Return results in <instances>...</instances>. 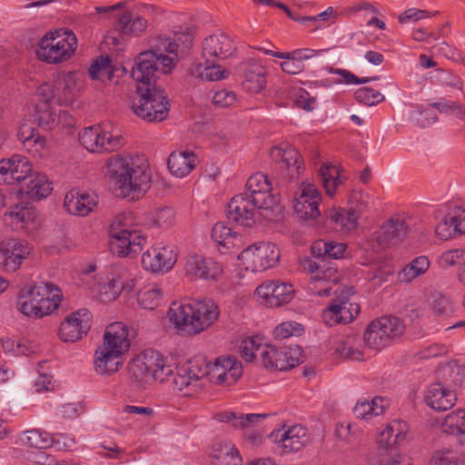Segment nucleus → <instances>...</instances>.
<instances>
[{"mask_svg":"<svg viewBox=\"0 0 465 465\" xmlns=\"http://www.w3.org/2000/svg\"><path fill=\"white\" fill-rule=\"evenodd\" d=\"M176 38L166 35H159L154 38L148 50L138 54L132 67L131 76L134 80L149 79L158 77L157 74H170L175 66L177 59V40L181 35H175Z\"/></svg>","mask_w":465,"mask_h":465,"instance_id":"nucleus-1","label":"nucleus"},{"mask_svg":"<svg viewBox=\"0 0 465 465\" xmlns=\"http://www.w3.org/2000/svg\"><path fill=\"white\" fill-rule=\"evenodd\" d=\"M220 314L218 304L210 299L183 304L173 302L167 312L170 322L190 335L199 334L213 327Z\"/></svg>","mask_w":465,"mask_h":465,"instance_id":"nucleus-2","label":"nucleus"},{"mask_svg":"<svg viewBox=\"0 0 465 465\" xmlns=\"http://www.w3.org/2000/svg\"><path fill=\"white\" fill-rule=\"evenodd\" d=\"M107 168L117 196L139 198L150 187L151 175L143 164H136L133 158L113 156Z\"/></svg>","mask_w":465,"mask_h":465,"instance_id":"nucleus-3","label":"nucleus"},{"mask_svg":"<svg viewBox=\"0 0 465 465\" xmlns=\"http://www.w3.org/2000/svg\"><path fill=\"white\" fill-rule=\"evenodd\" d=\"M127 336L128 331L122 322H114L106 328L104 342L94 356V367L98 373L110 375L123 365L121 356L130 347Z\"/></svg>","mask_w":465,"mask_h":465,"instance_id":"nucleus-4","label":"nucleus"},{"mask_svg":"<svg viewBox=\"0 0 465 465\" xmlns=\"http://www.w3.org/2000/svg\"><path fill=\"white\" fill-rule=\"evenodd\" d=\"M346 249L347 245L343 242L319 239L311 246V252L315 260L305 257L301 261V265L311 274L312 281L334 282L337 268L333 266L331 260L342 258Z\"/></svg>","mask_w":465,"mask_h":465,"instance_id":"nucleus-5","label":"nucleus"},{"mask_svg":"<svg viewBox=\"0 0 465 465\" xmlns=\"http://www.w3.org/2000/svg\"><path fill=\"white\" fill-rule=\"evenodd\" d=\"M156 78L135 80L138 83L137 97L131 106L138 117L150 123L163 121L170 110L167 94L155 84Z\"/></svg>","mask_w":465,"mask_h":465,"instance_id":"nucleus-6","label":"nucleus"},{"mask_svg":"<svg viewBox=\"0 0 465 465\" xmlns=\"http://www.w3.org/2000/svg\"><path fill=\"white\" fill-rule=\"evenodd\" d=\"M62 292L52 282H42L21 291L18 304L20 312L35 318H42L58 308Z\"/></svg>","mask_w":465,"mask_h":465,"instance_id":"nucleus-7","label":"nucleus"},{"mask_svg":"<svg viewBox=\"0 0 465 465\" xmlns=\"http://www.w3.org/2000/svg\"><path fill=\"white\" fill-rule=\"evenodd\" d=\"M76 48L77 37L74 33L62 27L46 32L38 42L35 54L40 61L57 64L69 60Z\"/></svg>","mask_w":465,"mask_h":465,"instance_id":"nucleus-8","label":"nucleus"},{"mask_svg":"<svg viewBox=\"0 0 465 465\" xmlns=\"http://www.w3.org/2000/svg\"><path fill=\"white\" fill-rule=\"evenodd\" d=\"M409 425L401 420H393L380 432L377 438L380 465H410L409 459L397 453L407 437Z\"/></svg>","mask_w":465,"mask_h":465,"instance_id":"nucleus-9","label":"nucleus"},{"mask_svg":"<svg viewBox=\"0 0 465 465\" xmlns=\"http://www.w3.org/2000/svg\"><path fill=\"white\" fill-rule=\"evenodd\" d=\"M125 217L118 215L111 223L109 233L111 236V252L121 257L132 256L143 250L146 239L141 231H130L124 223Z\"/></svg>","mask_w":465,"mask_h":465,"instance_id":"nucleus-10","label":"nucleus"},{"mask_svg":"<svg viewBox=\"0 0 465 465\" xmlns=\"http://www.w3.org/2000/svg\"><path fill=\"white\" fill-rule=\"evenodd\" d=\"M334 294L335 297L322 311V321L328 326L352 322L361 311L358 303L351 302V297L355 294L354 287L337 289L334 291Z\"/></svg>","mask_w":465,"mask_h":465,"instance_id":"nucleus-11","label":"nucleus"},{"mask_svg":"<svg viewBox=\"0 0 465 465\" xmlns=\"http://www.w3.org/2000/svg\"><path fill=\"white\" fill-rule=\"evenodd\" d=\"M301 354V347L297 345L292 347L264 344L261 352V363L268 370L284 371L299 364Z\"/></svg>","mask_w":465,"mask_h":465,"instance_id":"nucleus-12","label":"nucleus"},{"mask_svg":"<svg viewBox=\"0 0 465 465\" xmlns=\"http://www.w3.org/2000/svg\"><path fill=\"white\" fill-rule=\"evenodd\" d=\"M80 143L89 152L109 153L120 149L124 139L120 134H114L101 126H89L79 133Z\"/></svg>","mask_w":465,"mask_h":465,"instance_id":"nucleus-13","label":"nucleus"},{"mask_svg":"<svg viewBox=\"0 0 465 465\" xmlns=\"http://www.w3.org/2000/svg\"><path fill=\"white\" fill-rule=\"evenodd\" d=\"M271 157L280 164L279 168L287 172L282 177L272 175L277 186H285L288 183L299 178L302 161L299 152L288 143L274 146L271 150Z\"/></svg>","mask_w":465,"mask_h":465,"instance_id":"nucleus-14","label":"nucleus"},{"mask_svg":"<svg viewBox=\"0 0 465 465\" xmlns=\"http://www.w3.org/2000/svg\"><path fill=\"white\" fill-rule=\"evenodd\" d=\"M239 259L252 272H262L273 267L280 259L279 248L271 242H259L244 249Z\"/></svg>","mask_w":465,"mask_h":465,"instance_id":"nucleus-15","label":"nucleus"},{"mask_svg":"<svg viewBox=\"0 0 465 465\" xmlns=\"http://www.w3.org/2000/svg\"><path fill=\"white\" fill-rule=\"evenodd\" d=\"M176 372L173 373L172 386L173 389L184 395H190L197 391L201 387V380L205 377L207 369L203 364H199L198 360L189 361L187 363L176 367Z\"/></svg>","mask_w":465,"mask_h":465,"instance_id":"nucleus-16","label":"nucleus"},{"mask_svg":"<svg viewBox=\"0 0 465 465\" xmlns=\"http://www.w3.org/2000/svg\"><path fill=\"white\" fill-rule=\"evenodd\" d=\"M92 313L87 309L69 314L59 328L58 336L64 342H75L86 335L91 328Z\"/></svg>","mask_w":465,"mask_h":465,"instance_id":"nucleus-17","label":"nucleus"},{"mask_svg":"<svg viewBox=\"0 0 465 465\" xmlns=\"http://www.w3.org/2000/svg\"><path fill=\"white\" fill-rule=\"evenodd\" d=\"M350 202H355V206H351L347 211L343 209L332 208L326 212V218L335 226L344 231H351L358 225V219L361 213L367 208L366 202L362 199V194L354 193L351 194Z\"/></svg>","mask_w":465,"mask_h":465,"instance_id":"nucleus-18","label":"nucleus"},{"mask_svg":"<svg viewBox=\"0 0 465 465\" xmlns=\"http://www.w3.org/2000/svg\"><path fill=\"white\" fill-rule=\"evenodd\" d=\"M321 201L322 196L316 186L302 183L299 191L295 193L293 209L302 219L314 220L320 216Z\"/></svg>","mask_w":465,"mask_h":465,"instance_id":"nucleus-19","label":"nucleus"},{"mask_svg":"<svg viewBox=\"0 0 465 465\" xmlns=\"http://www.w3.org/2000/svg\"><path fill=\"white\" fill-rule=\"evenodd\" d=\"M31 173L32 164L25 156L15 154L0 161V183H17L21 186L30 178Z\"/></svg>","mask_w":465,"mask_h":465,"instance_id":"nucleus-20","label":"nucleus"},{"mask_svg":"<svg viewBox=\"0 0 465 465\" xmlns=\"http://www.w3.org/2000/svg\"><path fill=\"white\" fill-rule=\"evenodd\" d=\"M269 439L277 444L282 453H290L298 451L308 442L307 429L302 425H293L285 429L272 430Z\"/></svg>","mask_w":465,"mask_h":465,"instance_id":"nucleus-21","label":"nucleus"},{"mask_svg":"<svg viewBox=\"0 0 465 465\" xmlns=\"http://www.w3.org/2000/svg\"><path fill=\"white\" fill-rule=\"evenodd\" d=\"M255 293L261 303L269 307H280L291 302L293 289L291 284L280 281H266L256 288Z\"/></svg>","mask_w":465,"mask_h":465,"instance_id":"nucleus-22","label":"nucleus"},{"mask_svg":"<svg viewBox=\"0 0 465 465\" xmlns=\"http://www.w3.org/2000/svg\"><path fill=\"white\" fill-rule=\"evenodd\" d=\"M253 200L248 193L233 196L227 206V218L245 227H252L256 223L257 211Z\"/></svg>","mask_w":465,"mask_h":465,"instance_id":"nucleus-23","label":"nucleus"},{"mask_svg":"<svg viewBox=\"0 0 465 465\" xmlns=\"http://www.w3.org/2000/svg\"><path fill=\"white\" fill-rule=\"evenodd\" d=\"M31 253L26 242L10 239L0 244V266L6 272H14Z\"/></svg>","mask_w":465,"mask_h":465,"instance_id":"nucleus-24","label":"nucleus"},{"mask_svg":"<svg viewBox=\"0 0 465 465\" xmlns=\"http://www.w3.org/2000/svg\"><path fill=\"white\" fill-rule=\"evenodd\" d=\"M177 255L170 246H156L147 250L142 256V264L146 271L159 272L169 271L176 262Z\"/></svg>","mask_w":465,"mask_h":465,"instance_id":"nucleus-25","label":"nucleus"},{"mask_svg":"<svg viewBox=\"0 0 465 465\" xmlns=\"http://www.w3.org/2000/svg\"><path fill=\"white\" fill-rule=\"evenodd\" d=\"M184 270L186 275L192 280H216L223 272L218 262L198 254L187 258Z\"/></svg>","mask_w":465,"mask_h":465,"instance_id":"nucleus-26","label":"nucleus"},{"mask_svg":"<svg viewBox=\"0 0 465 465\" xmlns=\"http://www.w3.org/2000/svg\"><path fill=\"white\" fill-rule=\"evenodd\" d=\"M236 52L233 41L225 34L213 35L203 43V56L216 61L232 57Z\"/></svg>","mask_w":465,"mask_h":465,"instance_id":"nucleus-27","label":"nucleus"},{"mask_svg":"<svg viewBox=\"0 0 465 465\" xmlns=\"http://www.w3.org/2000/svg\"><path fill=\"white\" fill-rule=\"evenodd\" d=\"M238 70L242 77V88L248 92L259 93L266 85L265 68L258 62L249 59L239 64Z\"/></svg>","mask_w":465,"mask_h":465,"instance_id":"nucleus-28","label":"nucleus"},{"mask_svg":"<svg viewBox=\"0 0 465 465\" xmlns=\"http://www.w3.org/2000/svg\"><path fill=\"white\" fill-rule=\"evenodd\" d=\"M153 355L150 351L134 357L128 363V380L137 387H143L153 381L152 365H153Z\"/></svg>","mask_w":465,"mask_h":465,"instance_id":"nucleus-29","label":"nucleus"},{"mask_svg":"<svg viewBox=\"0 0 465 465\" xmlns=\"http://www.w3.org/2000/svg\"><path fill=\"white\" fill-rule=\"evenodd\" d=\"M409 226L401 217H391L378 232L376 240L381 246L395 245L401 242L407 236Z\"/></svg>","mask_w":465,"mask_h":465,"instance_id":"nucleus-30","label":"nucleus"},{"mask_svg":"<svg viewBox=\"0 0 465 465\" xmlns=\"http://www.w3.org/2000/svg\"><path fill=\"white\" fill-rule=\"evenodd\" d=\"M456 400L455 391L440 382L431 384L425 393L427 405L438 411L451 409Z\"/></svg>","mask_w":465,"mask_h":465,"instance_id":"nucleus-31","label":"nucleus"},{"mask_svg":"<svg viewBox=\"0 0 465 465\" xmlns=\"http://www.w3.org/2000/svg\"><path fill=\"white\" fill-rule=\"evenodd\" d=\"M197 156L193 152H173L167 160L169 171L176 177L188 175L196 166Z\"/></svg>","mask_w":465,"mask_h":465,"instance_id":"nucleus-32","label":"nucleus"},{"mask_svg":"<svg viewBox=\"0 0 465 465\" xmlns=\"http://www.w3.org/2000/svg\"><path fill=\"white\" fill-rule=\"evenodd\" d=\"M51 183L44 173H31L30 178L19 187V193L30 198L41 200L49 195L53 190Z\"/></svg>","mask_w":465,"mask_h":465,"instance_id":"nucleus-33","label":"nucleus"},{"mask_svg":"<svg viewBox=\"0 0 465 465\" xmlns=\"http://www.w3.org/2000/svg\"><path fill=\"white\" fill-rule=\"evenodd\" d=\"M256 209L262 210V215L268 221L278 223L283 218V207L279 197L271 192L258 194L255 201Z\"/></svg>","mask_w":465,"mask_h":465,"instance_id":"nucleus-34","label":"nucleus"},{"mask_svg":"<svg viewBox=\"0 0 465 465\" xmlns=\"http://www.w3.org/2000/svg\"><path fill=\"white\" fill-rule=\"evenodd\" d=\"M146 28L147 21L141 16H134L129 11L124 12L114 25V30L121 35L138 36L143 34Z\"/></svg>","mask_w":465,"mask_h":465,"instance_id":"nucleus-35","label":"nucleus"},{"mask_svg":"<svg viewBox=\"0 0 465 465\" xmlns=\"http://www.w3.org/2000/svg\"><path fill=\"white\" fill-rule=\"evenodd\" d=\"M342 172L341 167L331 163H325L320 167L319 175L328 195L333 196L337 187L347 179Z\"/></svg>","mask_w":465,"mask_h":465,"instance_id":"nucleus-36","label":"nucleus"},{"mask_svg":"<svg viewBox=\"0 0 465 465\" xmlns=\"http://www.w3.org/2000/svg\"><path fill=\"white\" fill-rule=\"evenodd\" d=\"M266 417L267 414L250 413L244 415L228 411L218 412L214 415L215 420L221 422L230 423L233 428L240 430L247 429Z\"/></svg>","mask_w":465,"mask_h":465,"instance_id":"nucleus-37","label":"nucleus"},{"mask_svg":"<svg viewBox=\"0 0 465 465\" xmlns=\"http://www.w3.org/2000/svg\"><path fill=\"white\" fill-rule=\"evenodd\" d=\"M241 457L238 450L231 443H217L211 454L212 465H239Z\"/></svg>","mask_w":465,"mask_h":465,"instance_id":"nucleus-38","label":"nucleus"},{"mask_svg":"<svg viewBox=\"0 0 465 465\" xmlns=\"http://www.w3.org/2000/svg\"><path fill=\"white\" fill-rule=\"evenodd\" d=\"M96 205V202L88 193L66 194L64 206L67 211L74 215H88Z\"/></svg>","mask_w":465,"mask_h":465,"instance_id":"nucleus-39","label":"nucleus"},{"mask_svg":"<svg viewBox=\"0 0 465 465\" xmlns=\"http://www.w3.org/2000/svg\"><path fill=\"white\" fill-rule=\"evenodd\" d=\"M430 266L426 256H419L408 263L399 273L398 280L401 282H411L417 277L424 274Z\"/></svg>","mask_w":465,"mask_h":465,"instance_id":"nucleus-40","label":"nucleus"},{"mask_svg":"<svg viewBox=\"0 0 465 465\" xmlns=\"http://www.w3.org/2000/svg\"><path fill=\"white\" fill-rule=\"evenodd\" d=\"M379 327L377 321H372L363 334V341L366 346L376 351H380L389 345L388 338L383 333L382 329Z\"/></svg>","mask_w":465,"mask_h":465,"instance_id":"nucleus-41","label":"nucleus"},{"mask_svg":"<svg viewBox=\"0 0 465 465\" xmlns=\"http://www.w3.org/2000/svg\"><path fill=\"white\" fill-rule=\"evenodd\" d=\"M248 197L255 201L258 194H264L272 191V182L267 174L257 173L252 175L246 183Z\"/></svg>","mask_w":465,"mask_h":465,"instance_id":"nucleus-42","label":"nucleus"},{"mask_svg":"<svg viewBox=\"0 0 465 465\" xmlns=\"http://www.w3.org/2000/svg\"><path fill=\"white\" fill-rule=\"evenodd\" d=\"M376 321L379 323V328L382 329L383 333L388 338L389 344L393 340L399 339L404 332L405 326L398 317L383 316Z\"/></svg>","mask_w":465,"mask_h":465,"instance_id":"nucleus-43","label":"nucleus"},{"mask_svg":"<svg viewBox=\"0 0 465 465\" xmlns=\"http://www.w3.org/2000/svg\"><path fill=\"white\" fill-rule=\"evenodd\" d=\"M151 356L153 355V365H152L153 381H159L164 382L169 381L170 377L173 376L174 370L177 366H173L165 363L161 353L157 351H150Z\"/></svg>","mask_w":465,"mask_h":465,"instance_id":"nucleus-44","label":"nucleus"},{"mask_svg":"<svg viewBox=\"0 0 465 465\" xmlns=\"http://www.w3.org/2000/svg\"><path fill=\"white\" fill-rule=\"evenodd\" d=\"M76 74L74 72H68L59 76L56 81L55 89L63 95L59 100H64V103H71L74 96L76 89Z\"/></svg>","mask_w":465,"mask_h":465,"instance_id":"nucleus-45","label":"nucleus"},{"mask_svg":"<svg viewBox=\"0 0 465 465\" xmlns=\"http://www.w3.org/2000/svg\"><path fill=\"white\" fill-rule=\"evenodd\" d=\"M23 442L31 448L46 449L54 444V437L39 430H30L24 432Z\"/></svg>","mask_w":465,"mask_h":465,"instance_id":"nucleus-46","label":"nucleus"},{"mask_svg":"<svg viewBox=\"0 0 465 465\" xmlns=\"http://www.w3.org/2000/svg\"><path fill=\"white\" fill-rule=\"evenodd\" d=\"M16 223H27L33 222L35 219L36 213L35 208L29 203H20L15 206H12L10 210L5 213Z\"/></svg>","mask_w":465,"mask_h":465,"instance_id":"nucleus-47","label":"nucleus"},{"mask_svg":"<svg viewBox=\"0 0 465 465\" xmlns=\"http://www.w3.org/2000/svg\"><path fill=\"white\" fill-rule=\"evenodd\" d=\"M162 295V290L154 285L150 289L140 291L137 293V301L142 308L153 310L160 304Z\"/></svg>","mask_w":465,"mask_h":465,"instance_id":"nucleus-48","label":"nucleus"},{"mask_svg":"<svg viewBox=\"0 0 465 465\" xmlns=\"http://www.w3.org/2000/svg\"><path fill=\"white\" fill-rule=\"evenodd\" d=\"M220 365L226 371V375L228 376L229 385L234 384L242 375V365L240 361H238L233 356L228 357H220L217 359Z\"/></svg>","mask_w":465,"mask_h":465,"instance_id":"nucleus-49","label":"nucleus"},{"mask_svg":"<svg viewBox=\"0 0 465 465\" xmlns=\"http://www.w3.org/2000/svg\"><path fill=\"white\" fill-rule=\"evenodd\" d=\"M445 430L455 435H465V411L458 410L449 414L445 420Z\"/></svg>","mask_w":465,"mask_h":465,"instance_id":"nucleus-50","label":"nucleus"},{"mask_svg":"<svg viewBox=\"0 0 465 465\" xmlns=\"http://www.w3.org/2000/svg\"><path fill=\"white\" fill-rule=\"evenodd\" d=\"M235 233L232 232V229L224 225L223 223H217L212 230V238L218 244L229 249L233 245Z\"/></svg>","mask_w":465,"mask_h":465,"instance_id":"nucleus-51","label":"nucleus"},{"mask_svg":"<svg viewBox=\"0 0 465 465\" xmlns=\"http://www.w3.org/2000/svg\"><path fill=\"white\" fill-rule=\"evenodd\" d=\"M355 99L365 105L372 106L384 100V96L379 92L370 87H361L354 93Z\"/></svg>","mask_w":465,"mask_h":465,"instance_id":"nucleus-52","label":"nucleus"},{"mask_svg":"<svg viewBox=\"0 0 465 465\" xmlns=\"http://www.w3.org/2000/svg\"><path fill=\"white\" fill-rule=\"evenodd\" d=\"M337 357L344 360L362 361V352L359 349L353 348L351 344V338L340 341L334 349Z\"/></svg>","mask_w":465,"mask_h":465,"instance_id":"nucleus-53","label":"nucleus"},{"mask_svg":"<svg viewBox=\"0 0 465 465\" xmlns=\"http://www.w3.org/2000/svg\"><path fill=\"white\" fill-rule=\"evenodd\" d=\"M303 327L296 322H285L275 327L273 335L276 339L283 340L292 336H301Z\"/></svg>","mask_w":465,"mask_h":465,"instance_id":"nucleus-54","label":"nucleus"},{"mask_svg":"<svg viewBox=\"0 0 465 465\" xmlns=\"http://www.w3.org/2000/svg\"><path fill=\"white\" fill-rule=\"evenodd\" d=\"M264 344H262L259 337H249L244 339L241 344V353L246 361H252L256 357V352L262 351Z\"/></svg>","mask_w":465,"mask_h":465,"instance_id":"nucleus-55","label":"nucleus"},{"mask_svg":"<svg viewBox=\"0 0 465 465\" xmlns=\"http://www.w3.org/2000/svg\"><path fill=\"white\" fill-rule=\"evenodd\" d=\"M198 361L199 364H203V366L206 367L207 373L205 377L207 376L212 382L230 386L226 371H224V369H223V367L220 365L217 360L215 363L213 365L205 363L202 360H198Z\"/></svg>","mask_w":465,"mask_h":465,"instance_id":"nucleus-56","label":"nucleus"},{"mask_svg":"<svg viewBox=\"0 0 465 465\" xmlns=\"http://www.w3.org/2000/svg\"><path fill=\"white\" fill-rule=\"evenodd\" d=\"M123 289V281L120 278H112L100 285V293L104 296V300L113 301L121 294Z\"/></svg>","mask_w":465,"mask_h":465,"instance_id":"nucleus-57","label":"nucleus"},{"mask_svg":"<svg viewBox=\"0 0 465 465\" xmlns=\"http://www.w3.org/2000/svg\"><path fill=\"white\" fill-rule=\"evenodd\" d=\"M112 61L106 56H101L99 60H96L89 69V74L92 79H100L102 74H107L108 78L111 79L113 75Z\"/></svg>","mask_w":465,"mask_h":465,"instance_id":"nucleus-58","label":"nucleus"},{"mask_svg":"<svg viewBox=\"0 0 465 465\" xmlns=\"http://www.w3.org/2000/svg\"><path fill=\"white\" fill-rule=\"evenodd\" d=\"M431 107L436 108L440 113L443 114H453L458 117H463L465 115V109L458 102H452L444 98L439 102L432 103Z\"/></svg>","mask_w":465,"mask_h":465,"instance_id":"nucleus-59","label":"nucleus"},{"mask_svg":"<svg viewBox=\"0 0 465 465\" xmlns=\"http://www.w3.org/2000/svg\"><path fill=\"white\" fill-rule=\"evenodd\" d=\"M278 58L285 59L281 63V68L284 73L289 74H296L302 72L305 68L304 63L296 60L295 57L289 55V52L276 54Z\"/></svg>","mask_w":465,"mask_h":465,"instance_id":"nucleus-60","label":"nucleus"},{"mask_svg":"<svg viewBox=\"0 0 465 465\" xmlns=\"http://www.w3.org/2000/svg\"><path fill=\"white\" fill-rule=\"evenodd\" d=\"M35 122L38 126L45 130H51L56 124V114L50 110V106H41V111H37L35 114Z\"/></svg>","mask_w":465,"mask_h":465,"instance_id":"nucleus-61","label":"nucleus"},{"mask_svg":"<svg viewBox=\"0 0 465 465\" xmlns=\"http://www.w3.org/2000/svg\"><path fill=\"white\" fill-rule=\"evenodd\" d=\"M154 224L160 228H168L174 222V212L170 207H163L155 211Z\"/></svg>","mask_w":465,"mask_h":465,"instance_id":"nucleus-62","label":"nucleus"},{"mask_svg":"<svg viewBox=\"0 0 465 465\" xmlns=\"http://www.w3.org/2000/svg\"><path fill=\"white\" fill-rule=\"evenodd\" d=\"M450 225L458 234L465 233V209L456 206L450 211Z\"/></svg>","mask_w":465,"mask_h":465,"instance_id":"nucleus-63","label":"nucleus"},{"mask_svg":"<svg viewBox=\"0 0 465 465\" xmlns=\"http://www.w3.org/2000/svg\"><path fill=\"white\" fill-rule=\"evenodd\" d=\"M216 60L207 59V70L205 72V80L219 81L227 78L229 72L223 69L220 64H216Z\"/></svg>","mask_w":465,"mask_h":465,"instance_id":"nucleus-64","label":"nucleus"}]
</instances>
